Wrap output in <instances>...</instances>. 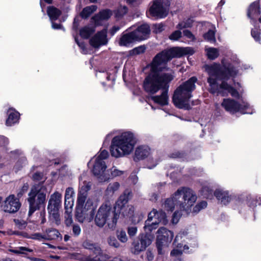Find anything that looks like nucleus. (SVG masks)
<instances>
[{
	"mask_svg": "<svg viewBox=\"0 0 261 261\" xmlns=\"http://www.w3.org/2000/svg\"><path fill=\"white\" fill-rule=\"evenodd\" d=\"M137 231V228L136 227H128L127 229V232L130 237L134 236Z\"/></svg>",
	"mask_w": 261,
	"mask_h": 261,
	"instance_id": "obj_55",
	"label": "nucleus"
},
{
	"mask_svg": "<svg viewBox=\"0 0 261 261\" xmlns=\"http://www.w3.org/2000/svg\"><path fill=\"white\" fill-rule=\"evenodd\" d=\"M214 195L217 199L224 205L228 204L231 200V197L228 191L223 189H217L214 192Z\"/></svg>",
	"mask_w": 261,
	"mask_h": 261,
	"instance_id": "obj_21",
	"label": "nucleus"
},
{
	"mask_svg": "<svg viewBox=\"0 0 261 261\" xmlns=\"http://www.w3.org/2000/svg\"><path fill=\"white\" fill-rule=\"evenodd\" d=\"M110 171L111 172V174H109L110 176V179L111 178L121 176L124 173V171L118 170L115 167H113L111 168L110 169Z\"/></svg>",
	"mask_w": 261,
	"mask_h": 261,
	"instance_id": "obj_41",
	"label": "nucleus"
},
{
	"mask_svg": "<svg viewBox=\"0 0 261 261\" xmlns=\"http://www.w3.org/2000/svg\"><path fill=\"white\" fill-rule=\"evenodd\" d=\"M119 188L120 184L119 182H114L110 183L106 190V195L109 197L112 196L119 190Z\"/></svg>",
	"mask_w": 261,
	"mask_h": 261,
	"instance_id": "obj_30",
	"label": "nucleus"
},
{
	"mask_svg": "<svg viewBox=\"0 0 261 261\" xmlns=\"http://www.w3.org/2000/svg\"><path fill=\"white\" fill-rule=\"evenodd\" d=\"M61 193L55 192L50 196L47 207L50 216L55 219L57 224L60 221L58 210L61 205Z\"/></svg>",
	"mask_w": 261,
	"mask_h": 261,
	"instance_id": "obj_13",
	"label": "nucleus"
},
{
	"mask_svg": "<svg viewBox=\"0 0 261 261\" xmlns=\"http://www.w3.org/2000/svg\"><path fill=\"white\" fill-rule=\"evenodd\" d=\"M52 28L54 29H60L62 28V25L60 24L52 22Z\"/></svg>",
	"mask_w": 261,
	"mask_h": 261,
	"instance_id": "obj_63",
	"label": "nucleus"
},
{
	"mask_svg": "<svg viewBox=\"0 0 261 261\" xmlns=\"http://www.w3.org/2000/svg\"><path fill=\"white\" fill-rule=\"evenodd\" d=\"M184 35L190 39L191 41H194L195 38L193 34L189 30H186L183 31Z\"/></svg>",
	"mask_w": 261,
	"mask_h": 261,
	"instance_id": "obj_53",
	"label": "nucleus"
},
{
	"mask_svg": "<svg viewBox=\"0 0 261 261\" xmlns=\"http://www.w3.org/2000/svg\"><path fill=\"white\" fill-rule=\"evenodd\" d=\"M164 30V25L162 23L155 24L153 26V32L160 33Z\"/></svg>",
	"mask_w": 261,
	"mask_h": 261,
	"instance_id": "obj_49",
	"label": "nucleus"
},
{
	"mask_svg": "<svg viewBox=\"0 0 261 261\" xmlns=\"http://www.w3.org/2000/svg\"><path fill=\"white\" fill-rule=\"evenodd\" d=\"M75 41L76 42L79 46L81 47L82 48H84L85 47V45L83 43H79L76 39H75Z\"/></svg>",
	"mask_w": 261,
	"mask_h": 261,
	"instance_id": "obj_64",
	"label": "nucleus"
},
{
	"mask_svg": "<svg viewBox=\"0 0 261 261\" xmlns=\"http://www.w3.org/2000/svg\"><path fill=\"white\" fill-rule=\"evenodd\" d=\"M74 204V199H65V207L66 211H71Z\"/></svg>",
	"mask_w": 261,
	"mask_h": 261,
	"instance_id": "obj_46",
	"label": "nucleus"
},
{
	"mask_svg": "<svg viewBox=\"0 0 261 261\" xmlns=\"http://www.w3.org/2000/svg\"><path fill=\"white\" fill-rule=\"evenodd\" d=\"M223 67L219 64H214L206 66L205 70L209 77L207 82L209 84V91L213 93L226 96L228 93L234 97H239L238 92L227 82L230 77L235 76L238 71L234 69L231 64L222 61Z\"/></svg>",
	"mask_w": 261,
	"mask_h": 261,
	"instance_id": "obj_2",
	"label": "nucleus"
},
{
	"mask_svg": "<svg viewBox=\"0 0 261 261\" xmlns=\"http://www.w3.org/2000/svg\"><path fill=\"white\" fill-rule=\"evenodd\" d=\"M221 106L226 111L230 113L233 114L237 112H240L243 114H245L246 112H244V108L247 107V103L243 101L242 104H240L230 98H225L223 99Z\"/></svg>",
	"mask_w": 261,
	"mask_h": 261,
	"instance_id": "obj_14",
	"label": "nucleus"
},
{
	"mask_svg": "<svg viewBox=\"0 0 261 261\" xmlns=\"http://www.w3.org/2000/svg\"><path fill=\"white\" fill-rule=\"evenodd\" d=\"M151 221L146 220L145 222L144 229L146 233L151 232L153 230L157 228L159 224L158 223V222L153 221L151 223Z\"/></svg>",
	"mask_w": 261,
	"mask_h": 261,
	"instance_id": "obj_36",
	"label": "nucleus"
},
{
	"mask_svg": "<svg viewBox=\"0 0 261 261\" xmlns=\"http://www.w3.org/2000/svg\"><path fill=\"white\" fill-rule=\"evenodd\" d=\"M8 115V118L6 120V124L8 126H11L13 124L17 122L19 118V114L18 112L10 110Z\"/></svg>",
	"mask_w": 261,
	"mask_h": 261,
	"instance_id": "obj_28",
	"label": "nucleus"
},
{
	"mask_svg": "<svg viewBox=\"0 0 261 261\" xmlns=\"http://www.w3.org/2000/svg\"><path fill=\"white\" fill-rule=\"evenodd\" d=\"M146 259L148 261H152L154 258V255L153 253L150 251L148 250L146 252Z\"/></svg>",
	"mask_w": 261,
	"mask_h": 261,
	"instance_id": "obj_57",
	"label": "nucleus"
},
{
	"mask_svg": "<svg viewBox=\"0 0 261 261\" xmlns=\"http://www.w3.org/2000/svg\"><path fill=\"white\" fill-rule=\"evenodd\" d=\"M107 33V30H103L98 32L90 39V44L95 47L106 44L108 42Z\"/></svg>",
	"mask_w": 261,
	"mask_h": 261,
	"instance_id": "obj_16",
	"label": "nucleus"
},
{
	"mask_svg": "<svg viewBox=\"0 0 261 261\" xmlns=\"http://www.w3.org/2000/svg\"><path fill=\"white\" fill-rule=\"evenodd\" d=\"M174 237L172 231L165 227H161L157 231L156 245L159 254L164 253V249L168 247Z\"/></svg>",
	"mask_w": 261,
	"mask_h": 261,
	"instance_id": "obj_9",
	"label": "nucleus"
},
{
	"mask_svg": "<svg viewBox=\"0 0 261 261\" xmlns=\"http://www.w3.org/2000/svg\"><path fill=\"white\" fill-rule=\"evenodd\" d=\"M88 165L92 166V172L100 182L108 181L110 179L109 171L107 170V166L105 162L92 159Z\"/></svg>",
	"mask_w": 261,
	"mask_h": 261,
	"instance_id": "obj_10",
	"label": "nucleus"
},
{
	"mask_svg": "<svg viewBox=\"0 0 261 261\" xmlns=\"http://www.w3.org/2000/svg\"><path fill=\"white\" fill-rule=\"evenodd\" d=\"M130 195L131 192L126 190L117 201L115 208L119 216L121 214L124 217L129 218L133 223L136 224L143 219V216L135 213V208L133 205H127Z\"/></svg>",
	"mask_w": 261,
	"mask_h": 261,
	"instance_id": "obj_6",
	"label": "nucleus"
},
{
	"mask_svg": "<svg viewBox=\"0 0 261 261\" xmlns=\"http://www.w3.org/2000/svg\"><path fill=\"white\" fill-rule=\"evenodd\" d=\"M204 39L211 43H215L216 41L215 38V29L211 26L208 32L203 35Z\"/></svg>",
	"mask_w": 261,
	"mask_h": 261,
	"instance_id": "obj_31",
	"label": "nucleus"
},
{
	"mask_svg": "<svg viewBox=\"0 0 261 261\" xmlns=\"http://www.w3.org/2000/svg\"><path fill=\"white\" fill-rule=\"evenodd\" d=\"M135 34L133 32L123 34L119 39L118 44L121 46H128L132 43L137 41Z\"/></svg>",
	"mask_w": 261,
	"mask_h": 261,
	"instance_id": "obj_20",
	"label": "nucleus"
},
{
	"mask_svg": "<svg viewBox=\"0 0 261 261\" xmlns=\"http://www.w3.org/2000/svg\"><path fill=\"white\" fill-rule=\"evenodd\" d=\"M71 212V211H66L65 213V223L67 226L71 225L73 223Z\"/></svg>",
	"mask_w": 261,
	"mask_h": 261,
	"instance_id": "obj_43",
	"label": "nucleus"
},
{
	"mask_svg": "<svg viewBox=\"0 0 261 261\" xmlns=\"http://www.w3.org/2000/svg\"><path fill=\"white\" fill-rule=\"evenodd\" d=\"M97 9V6L95 5H92L90 6L85 8L81 12L80 15L83 18H87L92 13L95 12Z\"/></svg>",
	"mask_w": 261,
	"mask_h": 261,
	"instance_id": "obj_34",
	"label": "nucleus"
},
{
	"mask_svg": "<svg viewBox=\"0 0 261 261\" xmlns=\"http://www.w3.org/2000/svg\"><path fill=\"white\" fill-rule=\"evenodd\" d=\"M32 250L27 247H21L19 248V250L17 251V252L20 253H26V252H32Z\"/></svg>",
	"mask_w": 261,
	"mask_h": 261,
	"instance_id": "obj_58",
	"label": "nucleus"
},
{
	"mask_svg": "<svg viewBox=\"0 0 261 261\" xmlns=\"http://www.w3.org/2000/svg\"><path fill=\"white\" fill-rule=\"evenodd\" d=\"M120 29V28L119 26H114L110 31L111 35H114Z\"/></svg>",
	"mask_w": 261,
	"mask_h": 261,
	"instance_id": "obj_60",
	"label": "nucleus"
},
{
	"mask_svg": "<svg viewBox=\"0 0 261 261\" xmlns=\"http://www.w3.org/2000/svg\"><path fill=\"white\" fill-rule=\"evenodd\" d=\"M112 15V12L109 9L103 10L99 12L98 14L92 17L96 25H99L102 24L103 21L108 20Z\"/></svg>",
	"mask_w": 261,
	"mask_h": 261,
	"instance_id": "obj_19",
	"label": "nucleus"
},
{
	"mask_svg": "<svg viewBox=\"0 0 261 261\" xmlns=\"http://www.w3.org/2000/svg\"><path fill=\"white\" fill-rule=\"evenodd\" d=\"M154 222H158V224L162 223L166 225L168 223V220L165 213L162 211H156V215L154 217Z\"/></svg>",
	"mask_w": 261,
	"mask_h": 261,
	"instance_id": "obj_33",
	"label": "nucleus"
},
{
	"mask_svg": "<svg viewBox=\"0 0 261 261\" xmlns=\"http://www.w3.org/2000/svg\"><path fill=\"white\" fill-rule=\"evenodd\" d=\"M117 237L119 240L122 243H125L128 240L126 232L123 230H118L117 232Z\"/></svg>",
	"mask_w": 261,
	"mask_h": 261,
	"instance_id": "obj_42",
	"label": "nucleus"
},
{
	"mask_svg": "<svg viewBox=\"0 0 261 261\" xmlns=\"http://www.w3.org/2000/svg\"><path fill=\"white\" fill-rule=\"evenodd\" d=\"M259 34H260L259 32L258 31V30H257L256 29L252 30L251 31L252 36L256 41L258 40V39H259Z\"/></svg>",
	"mask_w": 261,
	"mask_h": 261,
	"instance_id": "obj_56",
	"label": "nucleus"
},
{
	"mask_svg": "<svg viewBox=\"0 0 261 261\" xmlns=\"http://www.w3.org/2000/svg\"><path fill=\"white\" fill-rule=\"evenodd\" d=\"M193 53V49L187 47H174L158 54L150 64V73L144 80V90L148 94H153L167 87V84L173 79L174 76L171 70L167 73L162 72L164 70H169L167 63L173 58L192 54Z\"/></svg>",
	"mask_w": 261,
	"mask_h": 261,
	"instance_id": "obj_1",
	"label": "nucleus"
},
{
	"mask_svg": "<svg viewBox=\"0 0 261 261\" xmlns=\"http://www.w3.org/2000/svg\"><path fill=\"white\" fill-rule=\"evenodd\" d=\"M42 174L40 173H36L34 174L33 178L35 180H39L41 179Z\"/></svg>",
	"mask_w": 261,
	"mask_h": 261,
	"instance_id": "obj_62",
	"label": "nucleus"
},
{
	"mask_svg": "<svg viewBox=\"0 0 261 261\" xmlns=\"http://www.w3.org/2000/svg\"><path fill=\"white\" fill-rule=\"evenodd\" d=\"M27 238L38 241H45V233H34L27 236Z\"/></svg>",
	"mask_w": 261,
	"mask_h": 261,
	"instance_id": "obj_44",
	"label": "nucleus"
},
{
	"mask_svg": "<svg viewBox=\"0 0 261 261\" xmlns=\"http://www.w3.org/2000/svg\"><path fill=\"white\" fill-rule=\"evenodd\" d=\"M181 216V214L179 213L177 211L175 212L173 215L172 218V223L174 224H176L178 223Z\"/></svg>",
	"mask_w": 261,
	"mask_h": 261,
	"instance_id": "obj_52",
	"label": "nucleus"
},
{
	"mask_svg": "<svg viewBox=\"0 0 261 261\" xmlns=\"http://www.w3.org/2000/svg\"><path fill=\"white\" fill-rule=\"evenodd\" d=\"M127 8L126 6H120L115 12L116 17H121L127 12Z\"/></svg>",
	"mask_w": 261,
	"mask_h": 261,
	"instance_id": "obj_40",
	"label": "nucleus"
},
{
	"mask_svg": "<svg viewBox=\"0 0 261 261\" xmlns=\"http://www.w3.org/2000/svg\"><path fill=\"white\" fill-rule=\"evenodd\" d=\"M205 50L207 58L211 60L215 59L219 55V51L216 48L206 47Z\"/></svg>",
	"mask_w": 261,
	"mask_h": 261,
	"instance_id": "obj_32",
	"label": "nucleus"
},
{
	"mask_svg": "<svg viewBox=\"0 0 261 261\" xmlns=\"http://www.w3.org/2000/svg\"><path fill=\"white\" fill-rule=\"evenodd\" d=\"M109 244L115 248L119 247V243L114 237H110L108 239Z\"/></svg>",
	"mask_w": 261,
	"mask_h": 261,
	"instance_id": "obj_51",
	"label": "nucleus"
},
{
	"mask_svg": "<svg viewBox=\"0 0 261 261\" xmlns=\"http://www.w3.org/2000/svg\"><path fill=\"white\" fill-rule=\"evenodd\" d=\"M189 27V25H187L186 23L182 22L178 23V24L177 25V28L179 30H182L184 28H187Z\"/></svg>",
	"mask_w": 261,
	"mask_h": 261,
	"instance_id": "obj_61",
	"label": "nucleus"
},
{
	"mask_svg": "<svg viewBox=\"0 0 261 261\" xmlns=\"http://www.w3.org/2000/svg\"><path fill=\"white\" fill-rule=\"evenodd\" d=\"M197 198L196 194L192 189L181 187L171 197L166 200L164 207L167 211L172 212L176 207L177 210L189 214L191 212V207L196 202Z\"/></svg>",
	"mask_w": 261,
	"mask_h": 261,
	"instance_id": "obj_3",
	"label": "nucleus"
},
{
	"mask_svg": "<svg viewBox=\"0 0 261 261\" xmlns=\"http://www.w3.org/2000/svg\"><path fill=\"white\" fill-rule=\"evenodd\" d=\"M44 233L45 240H56L61 238L60 232L57 229L53 228L46 229Z\"/></svg>",
	"mask_w": 261,
	"mask_h": 261,
	"instance_id": "obj_27",
	"label": "nucleus"
},
{
	"mask_svg": "<svg viewBox=\"0 0 261 261\" xmlns=\"http://www.w3.org/2000/svg\"><path fill=\"white\" fill-rule=\"evenodd\" d=\"M81 203L82 201H77L75 214L76 220L80 223H83L85 220L90 221L93 215H91L88 211L82 209Z\"/></svg>",
	"mask_w": 261,
	"mask_h": 261,
	"instance_id": "obj_17",
	"label": "nucleus"
},
{
	"mask_svg": "<svg viewBox=\"0 0 261 261\" xmlns=\"http://www.w3.org/2000/svg\"><path fill=\"white\" fill-rule=\"evenodd\" d=\"M151 153V149L148 146H139L136 149L135 157L139 160L144 159L149 156Z\"/></svg>",
	"mask_w": 261,
	"mask_h": 261,
	"instance_id": "obj_22",
	"label": "nucleus"
},
{
	"mask_svg": "<svg viewBox=\"0 0 261 261\" xmlns=\"http://www.w3.org/2000/svg\"><path fill=\"white\" fill-rule=\"evenodd\" d=\"M181 37V32L177 30L173 32L169 37V39L173 41H176Z\"/></svg>",
	"mask_w": 261,
	"mask_h": 261,
	"instance_id": "obj_47",
	"label": "nucleus"
},
{
	"mask_svg": "<svg viewBox=\"0 0 261 261\" xmlns=\"http://www.w3.org/2000/svg\"><path fill=\"white\" fill-rule=\"evenodd\" d=\"M81 232V229L77 224H74L72 226V235L74 237L79 236Z\"/></svg>",
	"mask_w": 261,
	"mask_h": 261,
	"instance_id": "obj_50",
	"label": "nucleus"
},
{
	"mask_svg": "<svg viewBox=\"0 0 261 261\" xmlns=\"http://www.w3.org/2000/svg\"><path fill=\"white\" fill-rule=\"evenodd\" d=\"M136 139L130 132H124L113 138L110 151L111 155L119 158L129 154L134 150Z\"/></svg>",
	"mask_w": 261,
	"mask_h": 261,
	"instance_id": "obj_5",
	"label": "nucleus"
},
{
	"mask_svg": "<svg viewBox=\"0 0 261 261\" xmlns=\"http://www.w3.org/2000/svg\"><path fill=\"white\" fill-rule=\"evenodd\" d=\"M19 199L14 195H9L5 201L4 210L5 212L10 213L17 212L20 207Z\"/></svg>",
	"mask_w": 261,
	"mask_h": 261,
	"instance_id": "obj_15",
	"label": "nucleus"
},
{
	"mask_svg": "<svg viewBox=\"0 0 261 261\" xmlns=\"http://www.w3.org/2000/svg\"><path fill=\"white\" fill-rule=\"evenodd\" d=\"M47 13L50 19L53 21L58 18L61 14V12L59 9L54 7L50 6L47 8Z\"/></svg>",
	"mask_w": 261,
	"mask_h": 261,
	"instance_id": "obj_29",
	"label": "nucleus"
},
{
	"mask_svg": "<svg viewBox=\"0 0 261 261\" xmlns=\"http://www.w3.org/2000/svg\"><path fill=\"white\" fill-rule=\"evenodd\" d=\"M133 33L135 34L137 41L145 40L149 36L150 27L147 24H143L138 27L135 31H133Z\"/></svg>",
	"mask_w": 261,
	"mask_h": 261,
	"instance_id": "obj_18",
	"label": "nucleus"
},
{
	"mask_svg": "<svg viewBox=\"0 0 261 261\" xmlns=\"http://www.w3.org/2000/svg\"><path fill=\"white\" fill-rule=\"evenodd\" d=\"M109 153L108 151L106 150H100L93 159L97 161L99 160V161H101L102 162H105L104 160L107 159Z\"/></svg>",
	"mask_w": 261,
	"mask_h": 261,
	"instance_id": "obj_38",
	"label": "nucleus"
},
{
	"mask_svg": "<svg viewBox=\"0 0 261 261\" xmlns=\"http://www.w3.org/2000/svg\"><path fill=\"white\" fill-rule=\"evenodd\" d=\"M186 234V232H185L184 231L178 233L175 238L174 243H175L176 242L179 241L180 239H182V236H185Z\"/></svg>",
	"mask_w": 261,
	"mask_h": 261,
	"instance_id": "obj_59",
	"label": "nucleus"
},
{
	"mask_svg": "<svg viewBox=\"0 0 261 261\" xmlns=\"http://www.w3.org/2000/svg\"><path fill=\"white\" fill-rule=\"evenodd\" d=\"M156 215V210L153 209L149 214L148 216L147 221H154V217Z\"/></svg>",
	"mask_w": 261,
	"mask_h": 261,
	"instance_id": "obj_54",
	"label": "nucleus"
},
{
	"mask_svg": "<svg viewBox=\"0 0 261 261\" xmlns=\"http://www.w3.org/2000/svg\"><path fill=\"white\" fill-rule=\"evenodd\" d=\"M151 98L155 103L160 106L167 105L169 101L167 94V87L163 89L162 93L160 95L153 96Z\"/></svg>",
	"mask_w": 261,
	"mask_h": 261,
	"instance_id": "obj_23",
	"label": "nucleus"
},
{
	"mask_svg": "<svg viewBox=\"0 0 261 261\" xmlns=\"http://www.w3.org/2000/svg\"><path fill=\"white\" fill-rule=\"evenodd\" d=\"M75 193L73 188L69 187L66 189L65 194V199H73Z\"/></svg>",
	"mask_w": 261,
	"mask_h": 261,
	"instance_id": "obj_48",
	"label": "nucleus"
},
{
	"mask_svg": "<svg viewBox=\"0 0 261 261\" xmlns=\"http://www.w3.org/2000/svg\"><path fill=\"white\" fill-rule=\"evenodd\" d=\"M47 194V189L42 183L35 185L32 187L28 198L29 216L32 215L34 212L45 204Z\"/></svg>",
	"mask_w": 261,
	"mask_h": 261,
	"instance_id": "obj_8",
	"label": "nucleus"
},
{
	"mask_svg": "<svg viewBox=\"0 0 261 261\" xmlns=\"http://www.w3.org/2000/svg\"><path fill=\"white\" fill-rule=\"evenodd\" d=\"M170 4L168 0H155L148 11L151 16L163 18L168 13Z\"/></svg>",
	"mask_w": 261,
	"mask_h": 261,
	"instance_id": "obj_11",
	"label": "nucleus"
},
{
	"mask_svg": "<svg viewBox=\"0 0 261 261\" xmlns=\"http://www.w3.org/2000/svg\"><path fill=\"white\" fill-rule=\"evenodd\" d=\"M197 81V79L193 76L176 89L172 97V101L175 107L185 110L191 108L194 103L190 99L192 96V92L196 88Z\"/></svg>",
	"mask_w": 261,
	"mask_h": 261,
	"instance_id": "obj_4",
	"label": "nucleus"
},
{
	"mask_svg": "<svg viewBox=\"0 0 261 261\" xmlns=\"http://www.w3.org/2000/svg\"><path fill=\"white\" fill-rule=\"evenodd\" d=\"M119 218L117 212L113 210L111 204L106 202L99 208L95 218L96 224L99 227H102L107 223L108 227L114 229Z\"/></svg>",
	"mask_w": 261,
	"mask_h": 261,
	"instance_id": "obj_7",
	"label": "nucleus"
},
{
	"mask_svg": "<svg viewBox=\"0 0 261 261\" xmlns=\"http://www.w3.org/2000/svg\"><path fill=\"white\" fill-rule=\"evenodd\" d=\"M82 209L88 211L91 215H93L95 206L94 205L93 201L91 198H84L82 200L81 205Z\"/></svg>",
	"mask_w": 261,
	"mask_h": 261,
	"instance_id": "obj_25",
	"label": "nucleus"
},
{
	"mask_svg": "<svg viewBox=\"0 0 261 261\" xmlns=\"http://www.w3.org/2000/svg\"><path fill=\"white\" fill-rule=\"evenodd\" d=\"M207 202L205 201H201L198 202L194 207H193L192 210L191 208V212L189 214L192 213L193 214H197L201 210L205 208L207 206ZM192 206L191 207V208Z\"/></svg>",
	"mask_w": 261,
	"mask_h": 261,
	"instance_id": "obj_35",
	"label": "nucleus"
},
{
	"mask_svg": "<svg viewBox=\"0 0 261 261\" xmlns=\"http://www.w3.org/2000/svg\"><path fill=\"white\" fill-rule=\"evenodd\" d=\"M259 5L258 2L252 3L249 7L248 11V16L251 18H256L259 14Z\"/></svg>",
	"mask_w": 261,
	"mask_h": 261,
	"instance_id": "obj_26",
	"label": "nucleus"
},
{
	"mask_svg": "<svg viewBox=\"0 0 261 261\" xmlns=\"http://www.w3.org/2000/svg\"><path fill=\"white\" fill-rule=\"evenodd\" d=\"M145 49L146 47L144 46H139L132 49L130 51V54L133 55H140L144 53Z\"/></svg>",
	"mask_w": 261,
	"mask_h": 261,
	"instance_id": "obj_45",
	"label": "nucleus"
},
{
	"mask_svg": "<svg viewBox=\"0 0 261 261\" xmlns=\"http://www.w3.org/2000/svg\"><path fill=\"white\" fill-rule=\"evenodd\" d=\"M182 245L180 243L178 244L177 245V249H174L171 252V255L172 256H176L178 255H180L182 252V250L180 248H181ZM189 247L187 245H185L184 246L183 251L185 250H188Z\"/></svg>",
	"mask_w": 261,
	"mask_h": 261,
	"instance_id": "obj_39",
	"label": "nucleus"
},
{
	"mask_svg": "<svg viewBox=\"0 0 261 261\" xmlns=\"http://www.w3.org/2000/svg\"><path fill=\"white\" fill-rule=\"evenodd\" d=\"M91 184L86 181L80 183L77 201H82L84 198L87 197V192L90 189Z\"/></svg>",
	"mask_w": 261,
	"mask_h": 261,
	"instance_id": "obj_24",
	"label": "nucleus"
},
{
	"mask_svg": "<svg viewBox=\"0 0 261 261\" xmlns=\"http://www.w3.org/2000/svg\"><path fill=\"white\" fill-rule=\"evenodd\" d=\"M94 32L92 27H85L80 30V35L82 37L87 39Z\"/></svg>",
	"mask_w": 261,
	"mask_h": 261,
	"instance_id": "obj_37",
	"label": "nucleus"
},
{
	"mask_svg": "<svg viewBox=\"0 0 261 261\" xmlns=\"http://www.w3.org/2000/svg\"><path fill=\"white\" fill-rule=\"evenodd\" d=\"M153 240V237L147 234H142L138 237V240H135L132 244L131 251L135 254H138L144 251L149 246Z\"/></svg>",
	"mask_w": 261,
	"mask_h": 261,
	"instance_id": "obj_12",
	"label": "nucleus"
}]
</instances>
